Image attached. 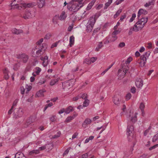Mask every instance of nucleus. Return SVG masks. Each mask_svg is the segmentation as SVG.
<instances>
[{
    "label": "nucleus",
    "instance_id": "obj_34",
    "mask_svg": "<svg viewBox=\"0 0 158 158\" xmlns=\"http://www.w3.org/2000/svg\"><path fill=\"white\" fill-rule=\"evenodd\" d=\"M73 118L71 116H69L66 119L64 122L66 123L70 122L73 119Z\"/></svg>",
    "mask_w": 158,
    "mask_h": 158
},
{
    "label": "nucleus",
    "instance_id": "obj_21",
    "mask_svg": "<svg viewBox=\"0 0 158 158\" xmlns=\"http://www.w3.org/2000/svg\"><path fill=\"white\" fill-rule=\"evenodd\" d=\"M138 114L137 113H135L134 116H132L131 118V121L133 123H135L137 121V115Z\"/></svg>",
    "mask_w": 158,
    "mask_h": 158
},
{
    "label": "nucleus",
    "instance_id": "obj_59",
    "mask_svg": "<svg viewBox=\"0 0 158 158\" xmlns=\"http://www.w3.org/2000/svg\"><path fill=\"white\" fill-rule=\"evenodd\" d=\"M46 148V147L45 146V145L44 146H43L41 147H40L39 148V151L40 150L42 151L44 150Z\"/></svg>",
    "mask_w": 158,
    "mask_h": 158
},
{
    "label": "nucleus",
    "instance_id": "obj_54",
    "mask_svg": "<svg viewBox=\"0 0 158 158\" xmlns=\"http://www.w3.org/2000/svg\"><path fill=\"white\" fill-rule=\"evenodd\" d=\"M31 89V86H28L27 85H26V89H27V91L26 92L27 93Z\"/></svg>",
    "mask_w": 158,
    "mask_h": 158
},
{
    "label": "nucleus",
    "instance_id": "obj_12",
    "mask_svg": "<svg viewBox=\"0 0 158 158\" xmlns=\"http://www.w3.org/2000/svg\"><path fill=\"white\" fill-rule=\"evenodd\" d=\"M58 17L61 20H64L67 17V15L66 14L65 12L64 11H62L60 16L57 15Z\"/></svg>",
    "mask_w": 158,
    "mask_h": 158
},
{
    "label": "nucleus",
    "instance_id": "obj_19",
    "mask_svg": "<svg viewBox=\"0 0 158 158\" xmlns=\"http://www.w3.org/2000/svg\"><path fill=\"white\" fill-rule=\"evenodd\" d=\"M11 31L12 33L16 35H18L23 32V31L21 29H17L15 28L13 29Z\"/></svg>",
    "mask_w": 158,
    "mask_h": 158
},
{
    "label": "nucleus",
    "instance_id": "obj_61",
    "mask_svg": "<svg viewBox=\"0 0 158 158\" xmlns=\"http://www.w3.org/2000/svg\"><path fill=\"white\" fill-rule=\"evenodd\" d=\"M158 147V144H156L153 146L150 147L149 148L150 150H151L155 148L156 147Z\"/></svg>",
    "mask_w": 158,
    "mask_h": 158
},
{
    "label": "nucleus",
    "instance_id": "obj_45",
    "mask_svg": "<svg viewBox=\"0 0 158 158\" xmlns=\"http://www.w3.org/2000/svg\"><path fill=\"white\" fill-rule=\"evenodd\" d=\"M151 129V127H149L144 132L143 134L144 136H146L149 133V130Z\"/></svg>",
    "mask_w": 158,
    "mask_h": 158
},
{
    "label": "nucleus",
    "instance_id": "obj_55",
    "mask_svg": "<svg viewBox=\"0 0 158 158\" xmlns=\"http://www.w3.org/2000/svg\"><path fill=\"white\" fill-rule=\"evenodd\" d=\"M78 135V133H77V132H76V133H74L72 135V137L71 138V139L72 140L73 139H74L76 138L77 136Z\"/></svg>",
    "mask_w": 158,
    "mask_h": 158
},
{
    "label": "nucleus",
    "instance_id": "obj_15",
    "mask_svg": "<svg viewBox=\"0 0 158 158\" xmlns=\"http://www.w3.org/2000/svg\"><path fill=\"white\" fill-rule=\"evenodd\" d=\"M91 123V120L90 119L87 118L83 123L82 126L84 128H86L87 127V125L90 124Z\"/></svg>",
    "mask_w": 158,
    "mask_h": 158
},
{
    "label": "nucleus",
    "instance_id": "obj_58",
    "mask_svg": "<svg viewBox=\"0 0 158 158\" xmlns=\"http://www.w3.org/2000/svg\"><path fill=\"white\" fill-rule=\"evenodd\" d=\"M155 2V0H150L148 2L149 6L153 5Z\"/></svg>",
    "mask_w": 158,
    "mask_h": 158
},
{
    "label": "nucleus",
    "instance_id": "obj_29",
    "mask_svg": "<svg viewBox=\"0 0 158 158\" xmlns=\"http://www.w3.org/2000/svg\"><path fill=\"white\" fill-rule=\"evenodd\" d=\"M45 2H42L41 1H39L38 2V6L39 8H41L45 4Z\"/></svg>",
    "mask_w": 158,
    "mask_h": 158
},
{
    "label": "nucleus",
    "instance_id": "obj_49",
    "mask_svg": "<svg viewBox=\"0 0 158 158\" xmlns=\"http://www.w3.org/2000/svg\"><path fill=\"white\" fill-rule=\"evenodd\" d=\"M56 116L55 115H52L51 117L50 118V120L52 122H54L56 120Z\"/></svg>",
    "mask_w": 158,
    "mask_h": 158
},
{
    "label": "nucleus",
    "instance_id": "obj_50",
    "mask_svg": "<svg viewBox=\"0 0 158 158\" xmlns=\"http://www.w3.org/2000/svg\"><path fill=\"white\" fill-rule=\"evenodd\" d=\"M110 43L109 40L107 38V36L104 40V43L106 44Z\"/></svg>",
    "mask_w": 158,
    "mask_h": 158
},
{
    "label": "nucleus",
    "instance_id": "obj_8",
    "mask_svg": "<svg viewBox=\"0 0 158 158\" xmlns=\"http://www.w3.org/2000/svg\"><path fill=\"white\" fill-rule=\"evenodd\" d=\"M133 131V127L132 125L128 126L127 129V137L129 139V141L130 140L131 138L132 137L133 135L132 134V132Z\"/></svg>",
    "mask_w": 158,
    "mask_h": 158
},
{
    "label": "nucleus",
    "instance_id": "obj_57",
    "mask_svg": "<svg viewBox=\"0 0 158 158\" xmlns=\"http://www.w3.org/2000/svg\"><path fill=\"white\" fill-rule=\"evenodd\" d=\"M48 63V60H44L43 62V65L44 67H46L47 66Z\"/></svg>",
    "mask_w": 158,
    "mask_h": 158
},
{
    "label": "nucleus",
    "instance_id": "obj_10",
    "mask_svg": "<svg viewBox=\"0 0 158 158\" xmlns=\"http://www.w3.org/2000/svg\"><path fill=\"white\" fill-rule=\"evenodd\" d=\"M23 114V109L19 108L14 114V117L15 118H18L22 117Z\"/></svg>",
    "mask_w": 158,
    "mask_h": 158
},
{
    "label": "nucleus",
    "instance_id": "obj_5",
    "mask_svg": "<svg viewBox=\"0 0 158 158\" xmlns=\"http://www.w3.org/2000/svg\"><path fill=\"white\" fill-rule=\"evenodd\" d=\"M16 58L18 59L20 62L24 63H27L29 57L25 53L19 54L16 55Z\"/></svg>",
    "mask_w": 158,
    "mask_h": 158
},
{
    "label": "nucleus",
    "instance_id": "obj_43",
    "mask_svg": "<svg viewBox=\"0 0 158 158\" xmlns=\"http://www.w3.org/2000/svg\"><path fill=\"white\" fill-rule=\"evenodd\" d=\"M60 41V40H59L58 41L56 42V43L53 44L51 46V48H53L54 47H56L58 43Z\"/></svg>",
    "mask_w": 158,
    "mask_h": 158
},
{
    "label": "nucleus",
    "instance_id": "obj_24",
    "mask_svg": "<svg viewBox=\"0 0 158 158\" xmlns=\"http://www.w3.org/2000/svg\"><path fill=\"white\" fill-rule=\"evenodd\" d=\"M74 42V37L73 35L71 36L70 37L69 39V45L70 47L73 44Z\"/></svg>",
    "mask_w": 158,
    "mask_h": 158
},
{
    "label": "nucleus",
    "instance_id": "obj_56",
    "mask_svg": "<svg viewBox=\"0 0 158 158\" xmlns=\"http://www.w3.org/2000/svg\"><path fill=\"white\" fill-rule=\"evenodd\" d=\"M20 91H21V93L23 94L25 92V89L23 86H22L20 88Z\"/></svg>",
    "mask_w": 158,
    "mask_h": 158
},
{
    "label": "nucleus",
    "instance_id": "obj_13",
    "mask_svg": "<svg viewBox=\"0 0 158 158\" xmlns=\"http://www.w3.org/2000/svg\"><path fill=\"white\" fill-rule=\"evenodd\" d=\"M148 12L146 10L143 9H140L138 13L137 18L139 19L140 16L141 15H145Z\"/></svg>",
    "mask_w": 158,
    "mask_h": 158
},
{
    "label": "nucleus",
    "instance_id": "obj_1",
    "mask_svg": "<svg viewBox=\"0 0 158 158\" xmlns=\"http://www.w3.org/2000/svg\"><path fill=\"white\" fill-rule=\"evenodd\" d=\"M99 16L100 15L96 14L89 18L86 25V30L87 32H90L92 31L96 20Z\"/></svg>",
    "mask_w": 158,
    "mask_h": 158
},
{
    "label": "nucleus",
    "instance_id": "obj_2",
    "mask_svg": "<svg viewBox=\"0 0 158 158\" xmlns=\"http://www.w3.org/2000/svg\"><path fill=\"white\" fill-rule=\"evenodd\" d=\"M35 5V3H22L21 2V5L20 6L18 4L14 3L12 2L11 4V9H15V8L18 9L19 10H21L22 7L26 8L27 7H33Z\"/></svg>",
    "mask_w": 158,
    "mask_h": 158
},
{
    "label": "nucleus",
    "instance_id": "obj_48",
    "mask_svg": "<svg viewBox=\"0 0 158 158\" xmlns=\"http://www.w3.org/2000/svg\"><path fill=\"white\" fill-rule=\"evenodd\" d=\"M82 1H83L82 0H81V1H79V0H72V1L70 2V3H75L80 2H81V3H82Z\"/></svg>",
    "mask_w": 158,
    "mask_h": 158
},
{
    "label": "nucleus",
    "instance_id": "obj_39",
    "mask_svg": "<svg viewBox=\"0 0 158 158\" xmlns=\"http://www.w3.org/2000/svg\"><path fill=\"white\" fill-rule=\"evenodd\" d=\"M19 101L18 99H16L13 102L12 106V107L14 108L15 106H16L17 104Z\"/></svg>",
    "mask_w": 158,
    "mask_h": 158
},
{
    "label": "nucleus",
    "instance_id": "obj_25",
    "mask_svg": "<svg viewBox=\"0 0 158 158\" xmlns=\"http://www.w3.org/2000/svg\"><path fill=\"white\" fill-rule=\"evenodd\" d=\"M103 46L102 42H99L97 47L95 49V50L97 51H99L100 49L103 47Z\"/></svg>",
    "mask_w": 158,
    "mask_h": 158
},
{
    "label": "nucleus",
    "instance_id": "obj_31",
    "mask_svg": "<svg viewBox=\"0 0 158 158\" xmlns=\"http://www.w3.org/2000/svg\"><path fill=\"white\" fill-rule=\"evenodd\" d=\"M89 101L88 99H85V101L83 103V106L87 107L89 104Z\"/></svg>",
    "mask_w": 158,
    "mask_h": 158
},
{
    "label": "nucleus",
    "instance_id": "obj_52",
    "mask_svg": "<svg viewBox=\"0 0 158 158\" xmlns=\"http://www.w3.org/2000/svg\"><path fill=\"white\" fill-rule=\"evenodd\" d=\"M120 32V31L118 30H115L112 33V34L114 35H116L119 33Z\"/></svg>",
    "mask_w": 158,
    "mask_h": 158
},
{
    "label": "nucleus",
    "instance_id": "obj_35",
    "mask_svg": "<svg viewBox=\"0 0 158 158\" xmlns=\"http://www.w3.org/2000/svg\"><path fill=\"white\" fill-rule=\"evenodd\" d=\"M43 40H44L43 38L40 39L39 40L36 42V45H38L39 47L41 46L42 44H41V43L43 42Z\"/></svg>",
    "mask_w": 158,
    "mask_h": 158
},
{
    "label": "nucleus",
    "instance_id": "obj_18",
    "mask_svg": "<svg viewBox=\"0 0 158 158\" xmlns=\"http://www.w3.org/2000/svg\"><path fill=\"white\" fill-rule=\"evenodd\" d=\"M45 92L44 89L40 90L36 93V95L38 97H43L44 96V93Z\"/></svg>",
    "mask_w": 158,
    "mask_h": 158
},
{
    "label": "nucleus",
    "instance_id": "obj_4",
    "mask_svg": "<svg viewBox=\"0 0 158 158\" xmlns=\"http://www.w3.org/2000/svg\"><path fill=\"white\" fill-rule=\"evenodd\" d=\"M39 48H37L38 49L37 51H36V54L37 57H39L42 55L45 52V50L47 48V46L46 44H42L41 46L39 47Z\"/></svg>",
    "mask_w": 158,
    "mask_h": 158
},
{
    "label": "nucleus",
    "instance_id": "obj_17",
    "mask_svg": "<svg viewBox=\"0 0 158 158\" xmlns=\"http://www.w3.org/2000/svg\"><path fill=\"white\" fill-rule=\"evenodd\" d=\"M14 158H26V157L23 153L19 152L15 154Z\"/></svg>",
    "mask_w": 158,
    "mask_h": 158
},
{
    "label": "nucleus",
    "instance_id": "obj_6",
    "mask_svg": "<svg viewBox=\"0 0 158 158\" xmlns=\"http://www.w3.org/2000/svg\"><path fill=\"white\" fill-rule=\"evenodd\" d=\"M150 52H145L144 54L143 55L140 57L141 61L139 62V64H140L141 66H143L146 62L147 59L148 57Z\"/></svg>",
    "mask_w": 158,
    "mask_h": 158
},
{
    "label": "nucleus",
    "instance_id": "obj_32",
    "mask_svg": "<svg viewBox=\"0 0 158 158\" xmlns=\"http://www.w3.org/2000/svg\"><path fill=\"white\" fill-rule=\"evenodd\" d=\"M122 10L121 9H119L116 12V14L114 15V18H116L122 12Z\"/></svg>",
    "mask_w": 158,
    "mask_h": 158
},
{
    "label": "nucleus",
    "instance_id": "obj_46",
    "mask_svg": "<svg viewBox=\"0 0 158 158\" xmlns=\"http://www.w3.org/2000/svg\"><path fill=\"white\" fill-rule=\"evenodd\" d=\"M111 3L109 2H108L106 3L105 4V6L104 7V9L106 10V9L110 5Z\"/></svg>",
    "mask_w": 158,
    "mask_h": 158
},
{
    "label": "nucleus",
    "instance_id": "obj_14",
    "mask_svg": "<svg viewBox=\"0 0 158 158\" xmlns=\"http://www.w3.org/2000/svg\"><path fill=\"white\" fill-rule=\"evenodd\" d=\"M135 84L137 87L141 88L143 85V80L140 78L138 79L135 82Z\"/></svg>",
    "mask_w": 158,
    "mask_h": 158
},
{
    "label": "nucleus",
    "instance_id": "obj_11",
    "mask_svg": "<svg viewBox=\"0 0 158 158\" xmlns=\"http://www.w3.org/2000/svg\"><path fill=\"white\" fill-rule=\"evenodd\" d=\"M129 68L128 66L125 67L124 68H123V69H119L118 71V73L119 74L120 73H122L123 72V74L121 76L122 77L124 76L126 73H127L129 71Z\"/></svg>",
    "mask_w": 158,
    "mask_h": 158
},
{
    "label": "nucleus",
    "instance_id": "obj_47",
    "mask_svg": "<svg viewBox=\"0 0 158 158\" xmlns=\"http://www.w3.org/2000/svg\"><path fill=\"white\" fill-rule=\"evenodd\" d=\"M125 45V44L124 42L120 43L118 45V47L120 48H122L124 47Z\"/></svg>",
    "mask_w": 158,
    "mask_h": 158
},
{
    "label": "nucleus",
    "instance_id": "obj_64",
    "mask_svg": "<svg viewBox=\"0 0 158 158\" xmlns=\"http://www.w3.org/2000/svg\"><path fill=\"white\" fill-rule=\"evenodd\" d=\"M96 1V0H93L89 4L92 7V6H93L95 2Z\"/></svg>",
    "mask_w": 158,
    "mask_h": 158
},
{
    "label": "nucleus",
    "instance_id": "obj_20",
    "mask_svg": "<svg viewBox=\"0 0 158 158\" xmlns=\"http://www.w3.org/2000/svg\"><path fill=\"white\" fill-rule=\"evenodd\" d=\"M74 110L73 107L70 106L66 108L65 110V113L66 114H69L71 112L73 111Z\"/></svg>",
    "mask_w": 158,
    "mask_h": 158
},
{
    "label": "nucleus",
    "instance_id": "obj_9",
    "mask_svg": "<svg viewBox=\"0 0 158 158\" xmlns=\"http://www.w3.org/2000/svg\"><path fill=\"white\" fill-rule=\"evenodd\" d=\"M21 16L22 17L25 19H29L33 16L32 12H31V11H29L27 9H26L23 14V15H21Z\"/></svg>",
    "mask_w": 158,
    "mask_h": 158
},
{
    "label": "nucleus",
    "instance_id": "obj_33",
    "mask_svg": "<svg viewBox=\"0 0 158 158\" xmlns=\"http://www.w3.org/2000/svg\"><path fill=\"white\" fill-rule=\"evenodd\" d=\"M144 107L145 105L144 104L143 102L141 103L139 106V108L143 113L144 112Z\"/></svg>",
    "mask_w": 158,
    "mask_h": 158
},
{
    "label": "nucleus",
    "instance_id": "obj_53",
    "mask_svg": "<svg viewBox=\"0 0 158 158\" xmlns=\"http://www.w3.org/2000/svg\"><path fill=\"white\" fill-rule=\"evenodd\" d=\"M51 35L50 33H48L46 35L44 39L47 40L49 39L51 37Z\"/></svg>",
    "mask_w": 158,
    "mask_h": 158
},
{
    "label": "nucleus",
    "instance_id": "obj_36",
    "mask_svg": "<svg viewBox=\"0 0 158 158\" xmlns=\"http://www.w3.org/2000/svg\"><path fill=\"white\" fill-rule=\"evenodd\" d=\"M158 139V133L154 135L152 138V141L155 142Z\"/></svg>",
    "mask_w": 158,
    "mask_h": 158
},
{
    "label": "nucleus",
    "instance_id": "obj_37",
    "mask_svg": "<svg viewBox=\"0 0 158 158\" xmlns=\"http://www.w3.org/2000/svg\"><path fill=\"white\" fill-rule=\"evenodd\" d=\"M35 70L36 71H35V73H36V75H39L40 72L41 71V69L39 67H36L35 68Z\"/></svg>",
    "mask_w": 158,
    "mask_h": 158
},
{
    "label": "nucleus",
    "instance_id": "obj_51",
    "mask_svg": "<svg viewBox=\"0 0 158 158\" xmlns=\"http://www.w3.org/2000/svg\"><path fill=\"white\" fill-rule=\"evenodd\" d=\"M70 149V148H69L67 149L63 153V156H64L65 155L67 154L69 152V150Z\"/></svg>",
    "mask_w": 158,
    "mask_h": 158
},
{
    "label": "nucleus",
    "instance_id": "obj_38",
    "mask_svg": "<svg viewBox=\"0 0 158 158\" xmlns=\"http://www.w3.org/2000/svg\"><path fill=\"white\" fill-rule=\"evenodd\" d=\"M136 14L135 13L133 14L129 20V22L130 23L132 22L134 20L135 18L136 17Z\"/></svg>",
    "mask_w": 158,
    "mask_h": 158
},
{
    "label": "nucleus",
    "instance_id": "obj_40",
    "mask_svg": "<svg viewBox=\"0 0 158 158\" xmlns=\"http://www.w3.org/2000/svg\"><path fill=\"white\" fill-rule=\"evenodd\" d=\"M58 17V16L57 15H56L54 17H53L52 19V22L56 24L57 23V18Z\"/></svg>",
    "mask_w": 158,
    "mask_h": 158
},
{
    "label": "nucleus",
    "instance_id": "obj_3",
    "mask_svg": "<svg viewBox=\"0 0 158 158\" xmlns=\"http://www.w3.org/2000/svg\"><path fill=\"white\" fill-rule=\"evenodd\" d=\"M83 5V4L81 3V2H80L75 3H72L70 2L67 6V8L69 10L75 12L77 11Z\"/></svg>",
    "mask_w": 158,
    "mask_h": 158
},
{
    "label": "nucleus",
    "instance_id": "obj_16",
    "mask_svg": "<svg viewBox=\"0 0 158 158\" xmlns=\"http://www.w3.org/2000/svg\"><path fill=\"white\" fill-rule=\"evenodd\" d=\"M117 38L116 35H114L113 34L111 35H109L107 36V38L109 40L110 43L115 41L117 39Z\"/></svg>",
    "mask_w": 158,
    "mask_h": 158
},
{
    "label": "nucleus",
    "instance_id": "obj_22",
    "mask_svg": "<svg viewBox=\"0 0 158 158\" xmlns=\"http://www.w3.org/2000/svg\"><path fill=\"white\" fill-rule=\"evenodd\" d=\"M148 20V18L147 17H143L141 18L140 20H139L138 21H139L140 23L144 25L147 22Z\"/></svg>",
    "mask_w": 158,
    "mask_h": 158
},
{
    "label": "nucleus",
    "instance_id": "obj_44",
    "mask_svg": "<svg viewBox=\"0 0 158 158\" xmlns=\"http://www.w3.org/2000/svg\"><path fill=\"white\" fill-rule=\"evenodd\" d=\"M132 60V58L131 57H130L127 58L126 61V64H129Z\"/></svg>",
    "mask_w": 158,
    "mask_h": 158
},
{
    "label": "nucleus",
    "instance_id": "obj_26",
    "mask_svg": "<svg viewBox=\"0 0 158 158\" xmlns=\"http://www.w3.org/2000/svg\"><path fill=\"white\" fill-rule=\"evenodd\" d=\"M40 153V151L39 150H33L30 151L29 153V155H32L33 154H37Z\"/></svg>",
    "mask_w": 158,
    "mask_h": 158
},
{
    "label": "nucleus",
    "instance_id": "obj_41",
    "mask_svg": "<svg viewBox=\"0 0 158 158\" xmlns=\"http://www.w3.org/2000/svg\"><path fill=\"white\" fill-rule=\"evenodd\" d=\"M131 97V94L130 93H127L126 96V99L127 100H129Z\"/></svg>",
    "mask_w": 158,
    "mask_h": 158
},
{
    "label": "nucleus",
    "instance_id": "obj_23",
    "mask_svg": "<svg viewBox=\"0 0 158 158\" xmlns=\"http://www.w3.org/2000/svg\"><path fill=\"white\" fill-rule=\"evenodd\" d=\"M58 78L52 79L50 82V85L51 86H53L57 83L59 81Z\"/></svg>",
    "mask_w": 158,
    "mask_h": 158
},
{
    "label": "nucleus",
    "instance_id": "obj_42",
    "mask_svg": "<svg viewBox=\"0 0 158 158\" xmlns=\"http://www.w3.org/2000/svg\"><path fill=\"white\" fill-rule=\"evenodd\" d=\"M45 146L46 147V148H47L49 149H52L53 147V145L52 144H48L45 145Z\"/></svg>",
    "mask_w": 158,
    "mask_h": 158
},
{
    "label": "nucleus",
    "instance_id": "obj_28",
    "mask_svg": "<svg viewBox=\"0 0 158 158\" xmlns=\"http://www.w3.org/2000/svg\"><path fill=\"white\" fill-rule=\"evenodd\" d=\"M79 95L80 96V98H82L84 99H87V95L86 94L81 93L79 94Z\"/></svg>",
    "mask_w": 158,
    "mask_h": 158
},
{
    "label": "nucleus",
    "instance_id": "obj_7",
    "mask_svg": "<svg viewBox=\"0 0 158 158\" xmlns=\"http://www.w3.org/2000/svg\"><path fill=\"white\" fill-rule=\"evenodd\" d=\"M144 25L143 24L141 23L139 21H138L134 25L133 28V30L135 31H138L143 28Z\"/></svg>",
    "mask_w": 158,
    "mask_h": 158
},
{
    "label": "nucleus",
    "instance_id": "obj_30",
    "mask_svg": "<svg viewBox=\"0 0 158 158\" xmlns=\"http://www.w3.org/2000/svg\"><path fill=\"white\" fill-rule=\"evenodd\" d=\"M34 121V119H33L32 117H30L27 120L26 123L28 124H31Z\"/></svg>",
    "mask_w": 158,
    "mask_h": 158
},
{
    "label": "nucleus",
    "instance_id": "obj_62",
    "mask_svg": "<svg viewBox=\"0 0 158 158\" xmlns=\"http://www.w3.org/2000/svg\"><path fill=\"white\" fill-rule=\"evenodd\" d=\"M64 112L65 113V110L64 108H63L59 111L58 113L59 114H60L63 113Z\"/></svg>",
    "mask_w": 158,
    "mask_h": 158
},
{
    "label": "nucleus",
    "instance_id": "obj_27",
    "mask_svg": "<svg viewBox=\"0 0 158 158\" xmlns=\"http://www.w3.org/2000/svg\"><path fill=\"white\" fill-rule=\"evenodd\" d=\"M113 101L115 105H118L120 103L119 99L117 97H114L113 99Z\"/></svg>",
    "mask_w": 158,
    "mask_h": 158
},
{
    "label": "nucleus",
    "instance_id": "obj_60",
    "mask_svg": "<svg viewBox=\"0 0 158 158\" xmlns=\"http://www.w3.org/2000/svg\"><path fill=\"white\" fill-rule=\"evenodd\" d=\"M88 153H85L81 156L82 158H88Z\"/></svg>",
    "mask_w": 158,
    "mask_h": 158
},
{
    "label": "nucleus",
    "instance_id": "obj_63",
    "mask_svg": "<svg viewBox=\"0 0 158 158\" xmlns=\"http://www.w3.org/2000/svg\"><path fill=\"white\" fill-rule=\"evenodd\" d=\"M80 98L79 94L76 97H74L73 98V100L74 101H76Z\"/></svg>",
    "mask_w": 158,
    "mask_h": 158
}]
</instances>
